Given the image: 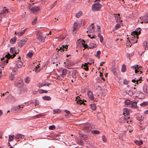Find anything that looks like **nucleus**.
Wrapping results in <instances>:
<instances>
[{"label": "nucleus", "mask_w": 148, "mask_h": 148, "mask_svg": "<svg viewBox=\"0 0 148 148\" xmlns=\"http://www.w3.org/2000/svg\"><path fill=\"white\" fill-rule=\"evenodd\" d=\"M45 37L44 36H43L42 35L40 37L38 38V39L41 42H44L45 41Z\"/></svg>", "instance_id": "37"}, {"label": "nucleus", "mask_w": 148, "mask_h": 148, "mask_svg": "<svg viewBox=\"0 0 148 148\" xmlns=\"http://www.w3.org/2000/svg\"><path fill=\"white\" fill-rule=\"evenodd\" d=\"M120 25L119 24H117L115 27L114 28V30H116L119 29L120 27Z\"/></svg>", "instance_id": "40"}, {"label": "nucleus", "mask_w": 148, "mask_h": 148, "mask_svg": "<svg viewBox=\"0 0 148 148\" xmlns=\"http://www.w3.org/2000/svg\"><path fill=\"white\" fill-rule=\"evenodd\" d=\"M126 67L125 65H123L122 66L121 71L123 72H125L126 70Z\"/></svg>", "instance_id": "42"}, {"label": "nucleus", "mask_w": 148, "mask_h": 148, "mask_svg": "<svg viewBox=\"0 0 148 148\" xmlns=\"http://www.w3.org/2000/svg\"><path fill=\"white\" fill-rule=\"evenodd\" d=\"M88 64H91L92 63H89L88 62L87 63H85L84 64H83L82 65V68L86 71H88Z\"/></svg>", "instance_id": "15"}, {"label": "nucleus", "mask_w": 148, "mask_h": 148, "mask_svg": "<svg viewBox=\"0 0 148 148\" xmlns=\"http://www.w3.org/2000/svg\"><path fill=\"white\" fill-rule=\"evenodd\" d=\"M99 38L100 39V42H103V37L102 36H100Z\"/></svg>", "instance_id": "61"}, {"label": "nucleus", "mask_w": 148, "mask_h": 148, "mask_svg": "<svg viewBox=\"0 0 148 148\" xmlns=\"http://www.w3.org/2000/svg\"><path fill=\"white\" fill-rule=\"evenodd\" d=\"M120 14H116L114 16L117 21H118V20H120Z\"/></svg>", "instance_id": "33"}, {"label": "nucleus", "mask_w": 148, "mask_h": 148, "mask_svg": "<svg viewBox=\"0 0 148 148\" xmlns=\"http://www.w3.org/2000/svg\"><path fill=\"white\" fill-rule=\"evenodd\" d=\"M28 8L32 13L34 14L36 13L40 10V8L38 6H35L31 7L29 5Z\"/></svg>", "instance_id": "3"}, {"label": "nucleus", "mask_w": 148, "mask_h": 148, "mask_svg": "<svg viewBox=\"0 0 148 148\" xmlns=\"http://www.w3.org/2000/svg\"><path fill=\"white\" fill-rule=\"evenodd\" d=\"M90 106H91V108L92 110H96V106L95 104H91L90 105Z\"/></svg>", "instance_id": "36"}, {"label": "nucleus", "mask_w": 148, "mask_h": 148, "mask_svg": "<svg viewBox=\"0 0 148 148\" xmlns=\"http://www.w3.org/2000/svg\"><path fill=\"white\" fill-rule=\"evenodd\" d=\"M64 64H66L65 67L68 69H71V67L73 65V64L72 62H69L68 63L64 62Z\"/></svg>", "instance_id": "13"}, {"label": "nucleus", "mask_w": 148, "mask_h": 148, "mask_svg": "<svg viewBox=\"0 0 148 148\" xmlns=\"http://www.w3.org/2000/svg\"><path fill=\"white\" fill-rule=\"evenodd\" d=\"M55 127L54 125H52L50 126L49 127V129L51 130H52L54 129Z\"/></svg>", "instance_id": "53"}, {"label": "nucleus", "mask_w": 148, "mask_h": 148, "mask_svg": "<svg viewBox=\"0 0 148 148\" xmlns=\"http://www.w3.org/2000/svg\"><path fill=\"white\" fill-rule=\"evenodd\" d=\"M61 50V51H64V49H63V46L61 47H59V49H58V50Z\"/></svg>", "instance_id": "60"}, {"label": "nucleus", "mask_w": 148, "mask_h": 148, "mask_svg": "<svg viewBox=\"0 0 148 148\" xmlns=\"http://www.w3.org/2000/svg\"><path fill=\"white\" fill-rule=\"evenodd\" d=\"M25 32V30H23L22 32H15V34L19 36H21L22 35L24 34Z\"/></svg>", "instance_id": "24"}, {"label": "nucleus", "mask_w": 148, "mask_h": 148, "mask_svg": "<svg viewBox=\"0 0 148 148\" xmlns=\"http://www.w3.org/2000/svg\"><path fill=\"white\" fill-rule=\"evenodd\" d=\"M140 79H139L138 80H136V84H138V83H141V81H140Z\"/></svg>", "instance_id": "62"}, {"label": "nucleus", "mask_w": 148, "mask_h": 148, "mask_svg": "<svg viewBox=\"0 0 148 148\" xmlns=\"http://www.w3.org/2000/svg\"><path fill=\"white\" fill-rule=\"evenodd\" d=\"M37 21V17H36L32 21V25H35Z\"/></svg>", "instance_id": "46"}, {"label": "nucleus", "mask_w": 148, "mask_h": 148, "mask_svg": "<svg viewBox=\"0 0 148 148\" xmlns=\"http://www.w3.org/2000/svg\"><path fill=\"white\" fill-rule=\"evenodd\" d=\"M83 14L81 11H79L75 15V16L77 18H79Z\"/></svg>", "instance_id": "23"}, {"label": "nucleus", "mask_w": 148, "mask_h": 148, "mask_svg": "<svg viewBox=\"0 0 148 148\" xmlns=\"http://www.w3.org/2000/svg\"><path fill=\"white\" fill-rule=\"evenodd\" d=\"M15 137V136L14 135H10L9 136L8 142H10L13 140Z\"/></svg>", "instance_id": "35"}, {"label": "nucleus", "mask_w": 148, "mask_h": 148, "mask_svg": "<svg viewBox=\"0 0 148 148\" xmlns=\"http://www.w3.org/2000/svg\"><path fill=\"white\" fill-rule=\"evenodd\" d=\"M143 46L144 49L146 50V48H147V42L146 41H145L143 43Z\"/></svg>", "instance_id": "44"}, {"label": "nucleus", "mask_w": 148, "mask_h": 148, "mask_svg": "<svg viewBox=\"0 0 148 148\" xmlns=\"http://www.w3.org/2000/svg\"><path fill=\"white\" fill-rule=\"evenodd\" d=\"M58 0H56V1H55L53 4H52L50 6V9L52 8L56 5V4L57 3V2Z\"/></svg>", "instance_id": "49"}, {"label": "nucleus", "mask_w": 148, "mask_h": 148, "mask_svg": "<svg viewBox=\"0 0 148 148\" xmlns=\"http://www.w3.org/2000/svg\"><path fill=\"white\" fill-rule=\"evenodd\" d=\"M9 9H3L0 13V16H4L6 15V14L9 12Z\"/></svg>", "instance_id": "9"}, {"label": "nucleus", "mask_w": 148, "mask_h": 148, "mask_svg": "<svg viewBox=\"0 0 148 148\" xmlns=\"http://www.w3.org/2000/svg\"><path fill=\"white\" fill-rule=\"evenodd\" d=\"M17 39L16 36H15L10 40V42L11 44H13L15 42Z\"/></svg>", "instance_id": "29"}, {"label": "nucleus", "mask_w": 148, "mask_h": 148, "mask_svg": "<svg viewBox=\"0 0 148 148\" xmlns=\"http://www.w3.org/2000/svg\"><path fill=\"white\" fill-rule=\"evenodd\" d=\"M94 24V23H92L91 25L88 28H89V29H93L94 28V26H93V24Z\"/></svg>", "instance_id": "55"}, {"label": "nucleus", "mask_w": 148, "mask_h": 148, "mask_svg": "<svg viewBox=\"0 0 148 148\" xmlns=\"http://www.w3.org/2000/svg\"><path fill=\"white\" fill-rule=\"evenodd\" d=\"M67 70L66 69H63L62 71V73L60 75H66L67 73Z\"/></svg>", "instance_id": "38"}, {"label": "nucleus", "mask_w": 148, "mask_h": 148, "mask_svg": "<svg viewBox=\"0 0 148 148\" xmlns=\"http://www.w3.org/2000/svg\"><path fill=\"white\" fill-rule=\"evenodd\" d=\"M24 136L22 134H18L16 135L15 138L16 139H20L21 138H23Z\"/></svg>", "instance_id": "19"}, {"label": "nucleus", "mask_w": 148, "mask_h": 148, "mask_svg": "<svg viewBox=\"0 0 148 148\" xmlns=\"http://www.w3.org/2000/svg\"><path fill=\"white\" fill-rule=\"evenodd\" d=\"M23 65V62L20 61H18L16 64V66L14 69V71H16L18 68L21 67Z\"/></svg>", "instance_id": "6"}, {"label": "nucleus", "mask_w": 148, "mask_h": 148, "mask_svg": "<svg viewBox=\"0 0 148 148\" xmlns=\"http://www.w3.org/2000/svg\"><path fill=\"white\" fill-rule=\"evenodd\" d=\"M131 105V107L133 108H136L137 107V102L136 101H132Z\"/></svg>", "instance_id": "18"}, {"label": "nucleus", "mask_w": 148, "mask_h": 148, "mask_svg": "<svg viewBox=\"0 0 148 148\" xmlns=\"http://www.w3.org/2000/svg\"><path fill=\"white\" fill-rule=\"evenodd\" d=\"M63 47V49L64 48V50H67L68 48V46L66 45V46L63 45L62 46Z\"/></svg>", "instance_id": "58"}, {"label": "nucleus", "mask_w": 148, "mask_h": 148, "mask_svg": "<svg viewBox=\"0 0 148 148\" xmlns=\"http://www.w3.org/2000/svg\"><path fill=\"white\" fill-rule=\"evenodd\" d=\"M37 38L38 39L42 35V34L41 31H37L36 33Z\"/></svg>", "instance_id": "20"}, {"label": "nucleus", "mask_w": 148, "mask_h": 148, "mask_svg": "<svg viewBox=\"0 0 148 148\" xmlns=\"http://www.w3.org/2000/svg\"><path fill=\"white\" fill-rule=\"evenodd\" d=\"M141 18H142V19L145 23H148V12L143 17L141 16L140 17V19Z\"/></svg>", "instance_id": "8"}, {"label": "nucleus", "mask_w": 148, "mask_h": 148, "mask_svg": "<svg viewBox=\"0 0 148 148\" xmlns=\"http://www.w3.org/2000/svg\"><path fill=\"white\" fill-rule=\"evenodd\" d=\"M64 112L67 114H66L65 115V116L68 118L69 117L71 116V114L69 111L65 110H64Z\"/></svg>", "instance_id": "25"}, {"label": "nucleus", "mask_w": 148, "mask_h": 148, "mask_svg": "<svg viewBox=\"0 0 148 148\" xmlns=\"http://www.w3.org/2000/svg\"><path fill=\"white\" fill-rule=\"evenodd\" d=\"M61 110L59 109H55L53 110V113L54 114H59L61 112Z\"/></svg>", "instance_id": "30"}, {"label": "nucleus", "mask_w": 148, "mask_h": 148, "mask_svg": "<svg viewBox=\"0 0 148 148\" xmlns=\"http://www.w3.org/2000/svg\"><path fill=\"white\" fill-rule=\"evenodd\" d=\"M35 106H36V105H38L39 102L37 100H36L35 101Z\"/></svg>", "instance_id": "57"}, {"label": "nucleus", "mask_w": 148, "mask_h": 148, "mask_svg": "<svg viewBox=\"0 0 148 148\" xmlns=\"http://www.w3.org/2000/svg\"><path fill=\"white\" fill-rule=\"evenodd\" d=\"M4 60V58H3L1 59V62L0 63V67L2 68H3L6 65V63L5 62L4 60Z\"/></svg>", "instance_id": "16"}, {"label": "nucleus", "mask_w": 148, "mask_h": 148, "mask_svg": "<svg viewBox=\"0 0 148 148\" xmlns=\"http://www.w3.org/2000/svg\"><path fill=\"white\" fill-rule=\"evenodd\" d=\"M88 36L90 37L91 38H94L96 37V36H95V35H93L92 36H91L90 35L88 34Z\"/></svg>", "instance_id": "59"}, {"label": "nucleus", "mask_w": 148, "mask_h": 148, "mask_svg": "<svg viewBox=\"0 0 148 148\" xmlns=\"http://www.w3.org/2000/svg\"><path fill=\"white\" fill-rule=\"evenodd\" d=\"M14 47H12L10 48V52L11 53L13 54L14 52Z\"/></svg>", "instance_id": "50"}, {"label": "nucleus", "mask_w": 148, "mask_h": 148, "mask_svg": "<svg viewBox=\"0 0 148 148\" xmlns=\"http://www.w3.org/2000/svg\"><path fill=\"white\" fill-rule=\"evenodd\" d=\"M39 92L40 94H42L43 93H47V91L43 90H40L39 91Z\"/></svg>", "instance_id": "47"}, {"label": "nucleus", "mask_w": 148, "mask_h": 148, "mask_svg": "<svg viewBox=\"0 0 148 148\" xmlns=\"http://www.w3.org/2000/svg\"><path fill=\"white\" fill-rule=\"evenodd\" d=\"M129 109L124 108L123 109V114H124L128 115L129 114Z\"/></svg>", "instance_id": "22"}, {"label": "nucleus", "mask_w": 148, "mask_h": 148, "mask_svg": "<svg viewBox=\"0 0 148 148\" xmlns=\"http://www.w3.org/2000/svg\"><path fill=\"white\" fill-rule=\"evenodd\" d=\"M112 71L113 72L114 75H116L117 74V73L115 70V68L114 67H113V68H112Z\"/></svg>", "instance_id": "48"}, {"label": "nucleus", "mask_w": 148, "mask_h": 148, "mask_svg": "<svg viewBox=\"0 0 148 148\" xmlns=\"http://www.w3.org/2000/svg\"><path fill=\"white\" fill-rule=\"evenodd\" d=\"M91 129V125L89 123H87L84 125L83 128V130L87 132H90Z\"/></svg>", "instance_id": "5"}, {"label": "nucleus", "mask_w": 148, "mask_h": 148, "mask_svg": "<svg viewBox=\"0 0 148 148\" xmlns=\"http://www.w3.org/2000/svg\"><path fill=\"white\" fill-rule=\"evenodd\" d=\"M76 99L77 100V103L78 104H80V105H81L82 104H84V105H85V103H84V102L81 100V99H80V97L79 96H77L76 97Z\"/></svg>", "instance_id": "14"}, {"label": "nucleus", "mask_w": 148, "mask_h": 148, "mask_svg": "<svg viewBox=\"0 0 148 148\" xmlns=\"http://www.w3.org/2000/svg\"><path fill=\"white\" fill-rule=\"evenodd\" d=\"M41 85L42 86H45L46 85V83L45 82L41 84Z\"/></svg>", "instance_id": "63"}, {"label": "nucleus", "mask_w": 148, "mask_h": 148, "mask_svg": "<svg viewBox=\"0 0 148 148\" xmlns=\"http://www.w3.org/2000/svg\"><path fill=\"white\" fill-rule=\"evenodd\" d=\"M96 45L94 43H91L89 45V48L91 49L96 47Z\"/></svg>", "instance_id": "27"}, {"label": "nucleus", "mask_w": 148, "mask_h": 148, "mask_svg": "<svg viewBox=\"0 0 148 148\" xmlns=\"http://www.w3.org/2000/svg\"><path fill=\"white\" fill-rule=\"evenodd\" d=\"M138 65L135 66H131V68L132 69H135V71L136 73L140 71V73H141L142 72L140 71V69H139V68L140 67L139 66L138 67Z\"/></svg>", "instance_id": "11"}, {"label": "nucleus", "mask_w": 148, "mask_h": 148, "mask_svg": "<svg viewBox=\"0 0 148 148\" xmlns=\"http://www.w3.org/2000/svg\"><path fill=\"white\" fill-rule=\"evenodd\" d=\"M21 106V107L19 105L17 106L14 107L13 109L14 110L18 111L20 108H23V106Z\"/></svg>", "instance_id": "28"}, {"label": "nucleus", "mask_w": 148, "mask_h": 148, "mask_svg": "<svg viewBox=\"0 0 148 148\" xmlns=\"http://www.w3.org/2000/svg\"><path fill=\"white\" fill-rule=\"evenodd\" d=\"M134 143L135 144L138 145H140L143 144V141L142 140L140 141L138 140H135Z\"/></svg>", "instance_id": "21"}, {"label": "nucleus", "mask_w": 148, "mask_h": 148, "mask_svg": "<svg viewBox=\"0 0 148 148\" xmlns=\"http://www.w3.org/2000/svg\"><path fill=\"white\" fill-rule=\"evenodd\" d=\"M102 138L103 141L104 142H106L107 141V139L105 136L103 135L102 137Z\"/></svg>", "instance_id": "52"}, {"label": "nucleus", "mask_w": 148, "mask_h": 148, "mask_svg": "<svg viewBox=\"0 0 148 148\" xmlns=\"http://www.w3.org/2000/svg\"><path fill=\"white\" fill-rule=\"evenodd\" d=\"M129 81L126 79H125L124 80L123 84H127L129 83Z\"/></svg>", "instance_id": "56"}, {"label": "nucleus", "mask_w": 148, "mask_h": 148, "mask_svg": "<svg viewBox=\"0 0 148 148\" xmlns=\"http://www.w3.org/2000/svg\"><path fill=\"white\" fill-rule=\"evenodd\" d=\"M25 82L28 83L30 81V79L28 77H26L25 79Z\"/></svg>", "instance_id": "41"}, {"label": "nucleus", "mask_w": 148, "mask_h": 148, "mask_svg": "<svg viewBox=\"0 0 148 148\" xmlns=\"http://www.w3.org/2000/svg\"><path fill=\"white\" fill-rule=\"evenodd\" d=\"M15 84L16 86L18 87H21L23 85V82L21 81L20 82H18L16 84L15 83Z\"/></svg>", "instance_id": "26"}, {"label": "nucleus", "mask_w": 148, "mask_h": 148, "mask_svg": "<svg viewBox=\"0 0 148 148\" xmlns=\"http://www.w3.org/2000/svg\"><path fill=\"white\" fill-rule=\"evenodd\" d=\"M78 26V24L76 23H74L73 24V31H76L77 29Z\"/></svg>", "instance_id": "32"}, {"label": "nucleus", "mask_w": 148, "mask_h": 148, "mask_svg": "<svg viewBox=\"0 0 148 148\" xmlns=\"http://www.w3.org/2000/svg\"><path fill=\"white\" fill-rule=\"evenodd\" d=\"M92 132L93 134H98L100 133V132L97 130H94L92 131Z\"/></svg>", "instance_id": "43"}, {"label": "nucleus", "mask_w": 148, "mask_h": 148, "mask_svg": "<svg viewBox=\"0 0 148 148\" xmlns=\"http://www.w3.org/2000/svg\"><path fill=\"white\" fill-rule=\"evenodd\" d=\"M33 55V52H29V53H28L27 54V57L29 58H32Z\"/></svg>", "instance_id": "39"}, {"label": "nucleus", "mask_w": 148, "mask_h": 148, "mask_svg": "<svg viewBox=\"0 0 148 148\" xmlns=\"http://www.w3.org/2000/svg\"><path fill=\"white\" fill-rule=\"evenodd\" d=\"M15 56V55L14 54H13L12 55H10L9 53H8L7 54H6L4 58V60H3L5 61L6 64L8 63V59L10 58H13Z\"/></svg>", "instance_id": "4"}, {"label": "nucleus", "mask_w": 148, "mask_h": 148, "mask_svg": "<svg viewBox=\"0 0 148 148\" xmlns=\"http://www.w3.org/2000/svg\"><path fill=\"white\" fill-rule=\"evenodd\" d=\"M132 101H130L129 99L126 100L124 102L125 105H130L131 104Z\"/></svg>", "instance_id": "31"}, {"label": "nucleus", "mask_w": 148, "mask_h": 148, "mask_svg": "<svg viewBox=\"0 0 148 148\" xmlns=\"http://www.w3.org/2000/svg\"><path fill=\"white\" fill-rule=\"evenodd\" d=\"M37 93V91L36 90H34L32 92V93L34 95L36 94Z\"/></svg>", "instance_id": "64"}, {"label": "nucleus", "mask_w": 148, "mask_h": 148, "mask_svg": "<svg viewBox=\"0 0 148 148\" xmlns=\"http://www.w3.org/2000/svg\"><path fill=\"white\" fill-rule=\"evenodd\" d=\"M87 95L90 99L93 100L94 99L93 94L91 91H89L87 93Z\"/></svg>", "instance_id": "12"}, {"label": "nucleus", "mask_w": 148, "mask_h": 148, "mask_svg": "<svg viewBox=\"0 0 148 148\" xmlns=\"http://www.w3.org/2000/svg\"><path fill=\"white\" fill-rule=\"evenodd\" d=\"M143 90L145 93H148V86L147 85L145 84L144 85Z\"/></svg>", "instance_id": "17"}, {"label": "nucleus", "mask_w": 148, "mask_h": 148, "mask_svg": "<svg viewBox=\"0 0 148 148\" xmlns=\"http://www.w3.org/2000/svg\"><path fill=\"white\" fill-rule=\"evenodd\" d=\"M79 135L81 136H82V137L84 138V139H85L87 137L86 136H85L82 133H79Z\"/></svg>", "instance_id": "54"}, {"label": "nucleus", "mask_w": 148, "mask_h": 148, "mask_svg": "<svg viewBox=\"0 0 148 148\" xmlns=\"http://www.w3.org/2000/svg\"><path fill=\"white\" fill-rule=\"evenodd\" d=\"M102 7L101 4L99 2H97L92 5V9L93 11H97L100 10Z\"/></svg>", "instance_id": "2"}, {"label": "nucleus", "mask_w": 148, "mask_h": 148, "mask_svg": "<svg viewBox=\"0 0 148 148\" xmlns=\"http://www.w3.org/2000/svg\"><path fill=\"white\" fill-rule=\"evenodd\" d=\"M141 29L140 28H138L135 30V31L131 33V35L132 36L130 40L128 39L129 42L132 43H135L137 42L138 38V35L140 33Z\"/></svg>", "instance_id": "1"}, {"label": "nucleus", "mask_w": 148, "mask_h": 148, "mask_svg": "<svg viewBox=\"0 0 148 148\" xmlns=\"http://www.w3.org/2000/svg\"><path fill=\"white\" fill-rule=\"evenodd\" d=\"M101 53V51H98L95 55V56L97 57L98 58H100V55Z\"/></svg>", "instance_id": "45"}, {"label": "nucleus", "mask_w": 148, "mask_h": 148, "mask_svg": "<svg viewBox=\"0 0 148 148\" xmlns=\"http://www.w3.org/2000/svg\"><path fill=\"white\" fill-rule=\"evenodd\" d=\"M27 38H26L22 39L20 41L18 42V46L20 47H23L25 45V42L27 41Z\"/></svg>", "instance_id": "7"}, {"label": "nucleus", "mask_w": 148, "mask_h": 148, "mask_svg": "<svg viewBox=\"0 0 148 148\" xmlns=\"http://www.w3.org/2000/svg\"><path fill=\"white\" fill-rule=\"evenodd\" d=\"M42 99L44 100H50L51 99V97L48 96H45L42 97Z\"/></svg>", "instance_id": "34"}, {"label": "nucleus", "mask_w": 148, "mask_h": 148, "mask_svg": "<svg viewBox=\"0 0 148 148\" xmlns=\"http://www.w3.org/2000/svg\"><path fill=\"white\" fill-rule=\"evenodd\" d=\"M78 42L79 43H80L83 45V46L85 48H86L88 47V46L86 44H85V41L83 39H80L78 40Z\"/></svg>", "instance_id": "10"}, {"label": "nucleus", "mask_w": 148, "mask_h": 148, "mask_svg": "<svg viewBox=\"0 0 148 148\" xmlns=\"http://www.w3.org/2000/svg\"><path fill=\"white\" fill-rule=\"evenodd\" d=\"M148 104V103L147 102H143L142 103H141L140 105L142 106H147Z\"/></svg>", "instance_id": "51"}]
</instances>
